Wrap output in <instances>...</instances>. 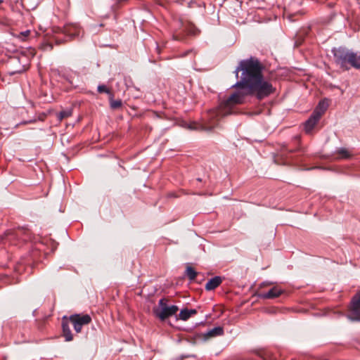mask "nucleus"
<instances>
[{
	"instance_id": "obj_24",
	"label": "nucleus",
	"mask_w": 360,
	"mask_h": 360,
	"mask_svg": "<svg viewBox=\"0 0 360 360\" xmlns=\"http://www.w3.org/2000/svg\"><path fill=\"white\" fill-rule=\"evenodd\" d=\"M27 238H24L22 240L25 241V240H27Z\"/></svg>"
},
{
	"instance_id": "obj_2",
	"label": "nucleus",
	"mask_w": 360,
	"mask_h": 360,
	"mask_svg": "<svg viewBox=\"0 0 360 360\" xmlns=\"http://www.w3.org/2000/svg\"><path fill=\"white\" fill-rule=\"evenodd\" d=\"M167 302L168 300L165 298L160 299L158 307L153 309L155 316L161 321L175 315L179 311L176 305H168Z\"/></svg>"
},
{
	"instance_id": "obj_21",
	"label": "nucleus",
	"mask_w": 360,
	"mask_h": 360,
	"mask_svg": "<svg viewBox=\"0 0 360 360\" xmlns=\"http://www.w3.org/2000/svg\"><path fill=\"white\" fill-rule=\"evenodd\" d=\"M33 122H34V120L25 121V122H23L22 124H29V123H32Z\"/></svg>"
},
{
	"instance_id": "obj_8",
	"label": "nucleus",
	"mask_w": 360,
	"mask_h": 360,
	"mask_svg": "<svg viewBox=\"0 0 360 360\" xmlns=\"http://www.w3.org/2000/svg\"><path fill=\"white\" fill-rule=\"evenodd\" d=\"M283 293V290L277 286H274L267 292H263L259 295L262 299H273L279 297Z\"/></svg>"
},
{
	"instance_id": "obj_4",
	"label": "nucleus",
	"mask_w": 360,
	"mask_h": 360,
	"mask_svg": "<svg viewBox=\"0 0 360 360\" xmlns=\"http://www.w3.org/2000/svg\"><path fill=\"white\" fill-rule=\"evenodd\" d=\"M69 321L73 325L75 330L79 333L83 326L87 325L91 321V318L88 314H74L70 316Z\"/></svg>"
},
{
	"instance_id": "obj_23",
	"label": "nucleus",
	"mask_w": 360,
	"mask_h": 360,
	"mask_svg": "<svg viewBox=\"0 0 360 360\" xmlns=\"http://www.w3.org/2000/svg\"><path fill=\"white\" fill-rule=\"evenodd\" d=\"M3 3V0H0V5Z\"/></svg>"
},
{
	"instance_id": "obj_9",
	"label": "nucleus",
	"mask_w": 360,
	"mask_h": 360,
	"mask_svg": "<svg viewBox=\"0 0 360 360\" xmlns=\"http://www.w3.org/2000/svg\"><path fill=\"white\" fill-rule=\"evenodd\" d=\"M62 328L63 336L65 337V340L68 342L72 340L73 337L70 328L68 321L65 316L63 319Z\"/></svg>"
},
{
	"instance_id": "obj_3",
	"label": "nucleus",
	"mask_w": 360,
	"mask_h": 360,
	"mask_svg": "<svg viewBox=\"0 0 360 360\" xmlns=\"http://www.w3.org/2000/svg\"><path fill=\"white\" fill-rule=\"evenodd\" d=\"M334 60L337 65H338L344 70L350 69L351 62L352 60V53L348 49L344 48L334 49L333 50Z\"/></svg>"
},
{
	"instance_id": "obj_19",
	"label": "nucleus",
	"mask_w": 360,
	"mask_h": 360,
	"mask_svg": "<svg viewBox=\"0 0 360 360\" xmlns=\"http://www.w3.org/2000/svg\"><path fill=\"white\" fill-rule=\"evenodd\" d=\"M98 91L99 93H101H101H106V94H110V96L112 95V94H111L110 91L109 90V89H108V88L106 87V86H105V85H103V84H102V85H99V86H98Z\"/></svg>"
},
{
	"instance_id": "obj_13",
	"label": "nucleus",
	"mask_w": 360,
	"mask_h": 360,
	"mask_svg": "<svg viewBox=\"0 0 360 360\" xmlns=\"http://www.w3.org/2000/svg\"><path fill=\"white\" fill-rule=\"evenodd\" d=\"M338 159H348L352 156L351 153L345 148H338L336 151Z\"/></svg>"
},
{
	"instance_id": "obj_17",
	"label": "nucleus",
	"mask_w": 360,
	"mask_h": 360,
	"mask_svg": "<svg viewBox=\"0 0 360 360\" xmlns=\"http://www.w3.org/2000/svg\"><path fill=\"white\" fill-rule=\"evenodd\" d=\"M122 101L120 99L118 100H114L112 98V95L110 96V108L112 109H117L122 106Z\"/></svg>"
},
{
	"instance_id": "obj_12",
	"label": "nucleus",
	"mask_w": 360,
	"mask_h": 360,
	"mask_svg": "<svg viewBox=\"0 0 360 360\" xmlns=\"http://www.w3.org/2000/svg\"><path fill=\"white\" fill-rule=\"evenodd\" d=\"M328 108V103L326 101H321L313 112H318L319 117L323 115Z\"/></svg>"
},
{
	"instance_id": "obj_16",
	"label": "nucleus",
	"mask_w": 360,
	"mask_h": 360,
	"mask_svg": "<svg viewBox=\"0 0 360 360\" xmlns=\"http://www.w3.org/2000/svg\"><path fill=\"white\" fill-rule=\"evenodd\" d=\"M186 275L188 276L190 281H193L197 276V272L193 267L188 266L186 269Z\"/></svg>"
},
{
	"instance_id": "obj_1",
	"label": "nucleus",
	"mask_w": 360,
	"mask_h": 360,
	"mask_svg": "<svg viewBox=\"0 0 360 360\" xmlns=\"http://www.w3.org/2000/svg\"><path fill=\"white\" fill-rule=\"evenodd\" d=\"M262 69V65L256 58H251L240 62L235 73L238 77V72L242 71L240 80L233 86L237 91L222 101L217 108L207 112L208 129L217 126L221 118L235 113L236 106L244 103L247 96H255L258 100H262L275 92L276 89L272 84L264 79Z\"/></svg>"
},
{
	"instance_id": "obj_10",
	"label": "nucleus",
	"mask_w": 360,
	"mask_h": 360,
	"mask_svg": "<svg viewBox=\"0 0 360 360\" xmlns=\"http://www.w3.org/2000/svg\"><path fill=\"white\" fill-rule=\"evenodd\" d=\"M197 314V310L194 309H188L187 308L183 309L179 314V319L184 321L189 319L192 316Z\"/></svg>"
},
{
	"instance_id": "obj_7",
	"label": "nucleus",
	"mask_w": 360,
	"mask_h": 360,
	"mask_svg": "<svg viewBox=\"0 0 360 360\" xmlns=\"http://www.w3.org/2000/svg\"><path fill=\"white\" fill-rule=\"evenodd\" d=\"M82 32L77 24H67L65 25L63 32L71 37H79Z\"/></svg>"
},
{
	"instance_id": "obj_14",
	"label": "nucleus",
	"mask_w": 360,
	"mask_h": 360,
	"mask_svg": "<svg viewBox=\"0 0 360 360\" xmlns=\"http://www.w3.org/2000/svg\"><path fill=\"white\" fill-rule=\"evenodd\" d=\"M224 334V329L222 327L218 326L210 330L207 335L209 337L220 336Z\"/></svg>"
},
{
	"instance_id": "obj_20",
	"label": "nucleus",
	"mask_w": 360,
	"mask_h": 360,
	"mask_svg": "<svg viewBox=\"0 0 360 360\" xmlns=\"http://www.w3.org/2000/svg\"><path fill=\"white\" fill-rule=\"evenodd\" d=\"M30 34V30H26L25 32H21L19 34L18 37L20 38L22 40H25V39L29 36Z\"/></svg>"
},
{
	"instance_id": "obj_22",
	"label": "nucleus",
	"mask_w": 360,
	"mask_h": 360,
	"mask_svg": "<svg viewBox=\"0 0 360 360\" xmlns=\"http://www.w3.org/2000/svg\"><path fill=\"white\" fill-rule=\"evenodd\" d=\"M22 231H23L22 230H18V231H17L15 233V235H17V236H18V235H19L20 233H21Z\"/></svg>"
},
{
	"instance_id": "obj_15",
	"label": "nucleus",
	"mask_w": 360,
	"mask_h": 360,
	"mask_svg": "<svg viewBox=\"0 0 360 360\" xmlns=\"http://www.w3.org/2000/svg\"><path fill=\"white\" fill-rule=\"evenodd\" d=\"M352 60L351 62V67L356 69H360V53H352Z\"/></svg>"
},
{
	"instance_id": "obj_18",
	"label": "nucleus",
	"mask_w": 360,
	"mask_h": 360,
	"mask_svg": "<svg viewBox=\"0 0 360 360\" xmlns=\"http://www.w3.org/2000/svg\"><path fill=\"white\" fill-rule=\"evenodd\" d=\"M71 115H72L71 110H63V111H60L59 113H58L57 117H58V120L60 122L63 119L71 116Z\"/></svg>"
},
{
	"instance_id": "obj_6",
	"label": "nucleus",
	"mask_w": 360,
	"mask_h": 360,
	"mask_svg": "<svg viewBox=\"0 0 360 360\" xmlns=\"http://www.w3.org/2000/svg\"><path fill=\"white\" fill-rule=\"evenodd\" d=\"M321 118L318 112H313L309 118L304 122V131L310 134Z\"/></svg>"
},
{
	"instance_id": "obj_11",
	"label": "nucleus",
	"mask_w": 360,
	"mask_h": 360,
	"mask_svg": "<svg viewBox=\"0 0 360 360\" xmlns=\"http://www.w3.org/2000/svg\"><path fill=\"white\" fill-rule=\"evenodd\" d=\"M221 278L219 276H215L210 279L205 285L207 290H212L217 288L221 283Z\"/></svg>"
},
{
	"instance_id": "obj_5",
	"label": "nucleus",
	"mask_w": 360,
	"mask_h": 360,
	"mask_svg": "<svg viewBox=\"0 0 360 360\" xmlns=\"http://www.w3.org/2000/svg\"><path fill=\"white\" fill-rule=\"evenodd\" d=\"M349 311L350 314L348 315L349 319L360 321V290L352 297Z\"/></svg>"
}]
</instances>
